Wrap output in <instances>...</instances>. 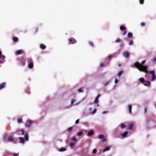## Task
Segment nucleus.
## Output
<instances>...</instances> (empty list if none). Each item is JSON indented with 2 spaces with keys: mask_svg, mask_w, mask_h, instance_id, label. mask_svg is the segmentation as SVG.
<instances>
[{
  "mask_svg": "<svg viewBox=\"0 0 156 156\" xmlns=\"http://www.w3.org/2000/svg\"><path fill=\"white\" fill-rule=\"evenodd\" d=\"M146 62L145 60L143 61L141 63L138 62H135L134 64V66L138 69L140 71H142L146 73H147L148 71L147 70L148 66H144V64Z\"/></svg>",
  "mask_w": 156,
  "mask_h": 156,
  "instance_id": "1",
  "label": "nucleus"
},
{
  "mask_svg": "<svg viewBox=\"0 0 156 156\" xmlns=\"http://www.w3.org/2000/svg\"><path fill=\"white\" fill-rule=\"evenodd\" d=\"M0 55L1 57L0 58V59H1V60H0V63H4L5 62V57L4 55H2L1 52Z\"/></svg>",
  "mask_w": 156,
  "mask_h": 156,
  "instance_id": "2",
  "label": "nucleus"
},
{
  "mask_svg": "<svg viewBox=\"0 0 156 156\" xmlns=\"http://www.w3.org/2000/svg\"><path fill=\"white\" fill-rule=\"evenodd\" d=\"M98 138L100 139H102V142H105L106 141V140L104 138V136L102 134L98 136Z\"/></svg>",
  "mask_w": 156,
  "mask_h": 156,
  "instance_id": "3",
  "label": "nucleus"
},
{
  "mask_svg": "<svg viewBox=\"0 0 156 156\" xmlns=\"http://www.w3.org/2000/svg\"><path fill=\"white\" fill-rule=\"evenodd\" d=\"M100 96L101 95L99 94L97 95L94 100V103L95 104H97L98 103L99 98L100 97Z\"/></svg>",
  "mask_w": 156,
  "mask_h": 156,
  "instance_id": "4",
  "label": "nucleus"
},
{
  "mask_svg": "<svg viewBox=\"0 0 156 156\" xmlns=\"http://www.w3.org/2000/svg\"><path fill=\"white\" fill-rule=\"evenodd\" d=\"M32 123V121L30 120L29 122V123H26L25 124V126L27 127H28L30 126L31 124Z\"/></svg>",
  "mask_w": 156,
  "mask_h": 156,
  "instance_id": "5",
  "label": "nucleus"
},
{
  "mask_svg": "<svg viewBox=\"0 0 156 156\" xmlns=\"http://www.w3.org/2000/svg\"><path fill=\"white\" fill-rule=\"evenodd\" d=\"M76 42L75 40H69L68 43L69 44H73L75 43Z\"/></svg>",
  "mask_w": 156,
  "mask_h": 156,
  "instance_id": "6",
  "label": "nucleus"
},
{
  "mask_svg": "<svg viewBox=\"0 0 156 156\" xmlns=\"http://www.w3.org/2000/svg\"><path fill=\"white\" fill-rule=\"evenodd\" d=\"M123 56L124 57L126 58L128 57L129 56V53L128 52L125 51L124 52L123 54Z\"/></svg>",
  "mask_w": 156,
  "mask_h": 156,
  "instance_id": "7",
  "label": "nucleus"
},
{
  "mask_svg": "<svg viewBox=\"0 0 156 156\" xmlns=\"http://www.w3.org/2000/svg\"><path fill=\"white\" fill-rule=\"evenodd\" d=\"M128 132L127 131H126L125 132L123 133L122 134V137H125L126 136H127V135L128 134Z\"/></svg>",
  "mask_w": 156,
  "mask_h": 156,
  "instance_id": "8",
  "label": "nucleus"
},
{
  "mask_svg": "<svg viewBox=\"0 0 156 156\" xmlns=\"http://www.w3.org/2000/svg\"><path fill=\"white\" fill-rule=\"evenodd\" d=\"M22 52V50H17L16 52V54L17 55H19L21 54Z\"/></svg>",
  "mask_w": 156,
  "mask_h": 156,
  "instance_id": "9",
  "label": "nucleus"
},
{
  "mask_svg": "<svg viewBox=\"0 0 156 156\" xmlns=\"http://www.w3.org/2000/svg\"><path fill=\"white\" fill-rule=\"evenodd\" d=\"M94 133V132L93 130H90V131H89L88 133V135L89 136H91V135H92Z\"/></svg>",
  "mask_w": 156,
  "mask_h": 156,
  "instance_id": "10",
  "label": "nucleus"
},
{
  "mask_svg": "<svg viewBox=\"0 0 156 156\" xmlns=\"http://www.w3.org/2000/svg\"><path fill=\"white\" fill-rule=\"evenodd\" d=\"M20 142L21 143H23L24 142V139L23 137H20L19 138Z\"/></svg>",
  "mask_w": 156,
  "mask_h": 156,
  "instance_id": "11",
  "label": "nucleus"
},
{
  "mask_svg": "<svg viewBox=\"0 0 156 156\" xmlns=\"http://www.w3.org/2000/svg\"><path fill=\"white\" fill-rule=\"evenodd\" d=\"M25 139L27 141H28L29 140V136L28 135V134L27 133L25 135Z\"/></svg>",
  "mask_w": 156,
  "mask_h": 156,
  "instance_id": "12",
  "label": "nucleus"
},
{
  "mask_svg": "<svg viewBox=\"0 0 156 156\" xmlns=\"http://www.w3.org/2000/svg\"><path fill=\"white\" fill-rule=\"evenodd\" d=\"M14 138L12 136H9L8 139H7V140L9 141H11L13 140Z\"/></svg>",
  "mask_w": 156,
  "mask_h": 156,
  "instance_id": "13",
  "label": "nucleus"
},
{
  "mask_svg": "<svg viewBox=\"0 0 156 156\" xmlns=\"http://www.w3.org/2000/svg\"><path fill=\"white\" fill-rule=\"evenodd\" d=\"M33 67V63L31 62L29 63L28 65V67L30 68H32Z\"/></svg>",
  "mask_w": 156,
  "mask_h": 156,
  "instance_id": "14",
  "label": "nucleus"
},
{
  "mask_svg": "<svg viewBox=\"0 0 156 156\" xmlns=\"http://www.w3.org/2000/svg\"><path fill=\"white\" fill-rule=\"evenodd\" d=\"M5 83H3L0 85V90L3 89L5 86Z\"/></svg>",
  "mask_w": 156,
  "mask_h": 156,
  "instance_id": "15",
  "label": "nucleus"
},
{
  "mask_svg": "<svg viewBox=\"0 0 156 156\" xmlns=\"http://www.w3.org/2000/svg\"><path fill=\"white\" fill-rule=\"evenodd\" d=\"M133 34L131 33H129L128 34V37L129 38H130L132 37Z\"/></svg>",
  "mask_w": 156,
  "mask_h": 156,
  "instance_id": "16",
  "label": "nucleus"
},
{
  "mask_svg": "<svg viewBox=\"0 0 156 156\" xmlns=\"http://www.w3.org/2000/svg\"><path fill=\"white\" fill-rule=\"evenodd\" d=\"M110 147H107L105 148L103 150V152H105L107 151H109L110 150Z\"/></svg>",
  "mask_w": 156,
  "mask_h": 156,
  "instance_id": "17",
  "label": "nucleus"
},
{
  "mask_svg": "<svg viewBox=\"0 0 156 156\" xmlns=\"http://www.w3.org/2000/svg\"><path fill=\"white\" fill-rule=\"evenodd\" d=\"M132 108V106L131 105H129L128 106V108L129 112L131 113L132 112L131 109Z\"/></svg>",
  "mask_w": 156,
  "mask_h": 156,
  "instance_id": "18",
  "label": "nucleus"
},
{
  "mask_svg": "<svg viewBox=\"0 0 156 156\" xmlns=\"http://www.w3.org/2000/svg\"><path fill=\"white\" fill-rule=\"evenodd\" d=\"M40 47L42 49H45L46 48V46L43 44H41L40 45Z\"/></svg>",
  "mask_w": 156,
  "mask_h": 156,
  "instance_id": "19",
  "label": "nucleus"
},
{
  "mask_svg": "<svg viewBox=\"0 0 156 156\" xmlns=\"http://www.w3.org/2000/svg\"><path fill=\"white\" fill-rule=\"evenodd\" d=\"M133 126V124L131 123L129 124L128 126V129L129 130L131 129L132 128Z\"/></svg>",
  "mask_w": 156,
  "mask_h": 156,
  "instance_id": "20",
  "label": "nucleus"
},
{
  "mask_svg": "<svg viewBox=\"0 0 156 156\" xmlns=\"http://www.w3.org/2000/svg\"><path fill=\"white\" fill-rule=\"evenodd\" d=\"M120 28L121 30H124L126 29V27L122 25L120 26Z\"/></svg>",
  "mask_w": 156,
  "mask_h": 156,
  "instance_id": "21",
  "label": "nucleus"
},
{
  "mask_svg": "<svg viewBox=\"0 0 156 156\" xmlns=\"http://www.w3.org/2000/svg\"><path fill=\"white\" fill-rule=\"evenodd\" d=\"M150 84V82L149 81H147L146 82V83H145L144 84V86H148Z\"/></svg>",
  "mask_w": 156,
  "mask_h": 156,
  "instance_id": "22",
  "label": "nucleus"
},
{
  "mask_svg": "<svg viewBox=\"0 0 156 156\" xmlns=\"http://www.w3.org/2000/svg\"><path fill=\"white\" fill-rule=\"evenodd\" d=\"M66 149L65 148H62L59 149V150H58L59 151H66Z\"/></svg>",
  "mask_w": 156,
  "mask_h": 156,
  "instance_id": "23",
  "label": "nucleus"
},
{
  "mask_svg": "<svg viewBox=\"0 0 156 156\" xmlns=\"http://www.w3.org/2000/svg\"><path fill=\"white\" fill-rule=\"evenodd\" d=\"M149 73L151 74L152 76L155 75V72L154 71H151L149 72Z\"/></svg>",
  "mask_w": 156,
  "mask_h": 156,
  "instance_id": "24",
  "label": "nucleus"
},
{
  "mask_svg": "<svg viewBox=\"0 0 156 156\" xmlns=\"http://www.w3.org/2000/svg\"><path fill=\"white\" fill-rule=\"evenodd\" d=\"M139 81L141 83H143L144 82V79L143 78H140L139 79Z\"/></svg>",
  "mask_w": 156,
  "mask_h": 156,
  "instance_id": "25",
  "label": "nucleus"
},
{
  "mask_svg": "<svg viewBox=\"0 0 156 156\" xmlns=\"http://www.w3.org/2000/svg\"><path fill=\"white\" fill-rule=\"evenodd\" d=\"M156 79V76L155 75L152 76V78L151 79V81H153L154 80Z\"/></svg>",
  "mask_w": 156,
  "mask_h": 156,
  "instance_id": "26",
  "label": "nucleus"
},
{
  "mask_svg": "<svg viewBox=\"0 0 156 156\" xmlns=\"http://www.w3.org/2000/svg\"><path fill=\"white\" fill-rule=\"evenodd\" d=\"M72 141H74L75 143V142L76 141H77V138L75 136H74L72 138Z\"/></svg>",
  "mask_w": 156,
  "mask_h": 156,
  "instance_id": "27",
  "label": "nucleus"
},
{
  "mask_svg": "<svg viewBox=\"0 0 156 156\" xmlns=\"http://www.w3.org/2000/svg\"><path fill=\"white\" fill-rule=\"evenodd\" d=\"M75 143V142L71 143L70 144V146L71 147L72 149L73 148V147L74 146Z\"/></svg>",
  "mask_w": 156,
  "mask_h": 156,
  "instance_id": "28",
  "label": "nucleus"
},
{
  "mask_svg": "<svg viewBox=\"0 0 156 156\" xmlns=\"http://www.w3.org/2000/svg\"><path fill=\"white\" fill-rule=\"evenodd\" d=\"M145 23L144 22H142L140 23V25L142 27H144L145 26Z\"/></svg>",
  "mask_w": 156,
  "mask_h": 156,
  "instance_id": "29",
  "label": "nucleus"
},
{
  "mask_svg": "<svg viewBox=\"0 0 156 156\" xmlns=\"http://www.w3.org/2000/svg\"><path fill=\"white\" fill-rule=\"evenodd\" d=\"M133 41L131 40L129 41V45H132L133 44Z\"/></svg>",
  "mask_w": 156,
  "mask_h": 156,
  "instance_id": "30",
  "label": "nucleus"
},
{
  "mask_svg": "<svg viewBox=\"0 0 156 156\" xmlns=\"http://www.w3.org/2000/svg\"><path fill=\"white\" fill-rule=\"evenodd\" d=\"M83 133V132L82 131L78 132L77 133V135L79 136H81Z\"/></svg>",
  "mask_w": 156,
  "mask_h": 156,
  "instance_id": "31",
  "label": "nucleus"
},
{
  "mask_svg": "<svg viewBox=\"0 0 156 156\" xmlns=\"http://www.w3.org/2000/svg\"><path fill=\"white\" fill-rule=\"evenodd\" d=\"M122 71L119 72L118 74V76L119 77L120 76H121V75L122 74Z\"/></svg>",
  "mask_w": 156,
  "mask_h": 156,
  "instance_id": "32",
  "label": "nucleus"
},
{
  "mask_svg": "<svg viewBox=\"0 0 156 156\" xmlns=\"http://www.w3.org/2000/svg\"><path fill=\"white\" fill-rule=\"evenodd\" d=\"M121 127L122 128H123L126 127V126L123 123L121 124Z\"/></svg>",
  "mask_w": 156,
  "mask_h": 156,
  "instance_id": "33",
  "label": "nucleus"
},
{
  "mask_svg": "<svg viewBox=\"0 0 156 156\" xmlns=\"http://www.w3.org/2000/svg\"><path fill=\"white\" fill-rule=\"evenodd\" d=\"M144 0H139V2L141 4H144Z\"/></svg>",
  "mask_w": 156,
  "mask_h": 156,
  "instance_id": "34",
  "label": "nucleus"
},
{
  "mask_svg": "<svg viewBox=\"0 0 156 156\" xmlns=\"http://www.w3.org/2000/svg\"><path fill=\"white\" fill-rule=\"evenodd\" d=\"M97 111V109H95L92 112L91 114H94Z\"/></svg>",
  "mask_w": 156,
  "mask_h": 156,
  "instance_id": "35",
  "label": "nucleus"
},
{
  "mask_svg": "<svg viewBox=\"0 0 156 156\" xmlns=\"http://www.w3.org/2000/svg\"><path fill=\"white\" fill-rule=\"evenodd\" d=\"M76 101V100H75V99H73V100H72V101H71V104L72 105H73V103H74V102H75V101Z\"/></svg>",
  "mask_w": 156,
  "mask_h": 156,
  "instance_id": "36",
  "label": "nucleus"
},
{
  "mask_svg": "<svg viewBox=\"0 0 156 156\" xmlns=\"http://www.w3.org/2000/svg\"><path fill=\"white\" fill-rule=\"evenodd\" d=\"M127 33V32L126 31H126H123L122 33V35H126Z\"/></svg>",
  "mask_w": 156,
  "mask_h": 156,
  "instance_id": "37",
  "label": "nucleus"
},
{
  "mask_svg": "<svg viewBox=\"0 0 156 156\" xmlns=\"http://www.w3.org/2000/svg\"><path fill=\"white\" fill-rule=\"evenodd\" d=\"M78 91L79 92H83V89L82 88H80L78 89Z\"/></svg>",
  "mask_w": 156,
  "mask_h": 156,
  "instance_id": "38",
  "label": "nucleus"
},
{
  "mask_svg": "<svg viewBox=\"0 0 156 156\" xmlns=\"http://www.w3.org/2000/svg\"><path fill=\"white\" fill-rule=\"evenodd\" d=\"M22 119H19L18 120V123H20L21 122V121H22Z\"/></svg>",
  "mask_w": 156,
  "mask_h": 156,
  "instance_id": "39",
  "label": "nucleus"
},
{
  "mask_svg": "<svg viewBox=\"0 0 156 156\" xmlns=\"http://www.w3.org/2000/svg\"><path fill=\"white\" fill-rule=\"evenodd\" d=\"M72 129H73L72 127H70V128H69L68 129V131L70 132V131H71L72 130Z\"/></svg>",
  "mask_w": 156,
  "mask_h": 156,
  "instance_id": "40",
  "label": "nucleus"
},
{
  "mask_svg": "<svg viewBox=\"0 0 156 156\" xmlns=\"http://www.w3.org/2000/svg\"><path fill=\"white\" fill-rule=\"evenodd\" d=\"M97 151V150L96 149H94L93 150V153L95 154L96 153Z\"/></svg>",
  "mask_w": 156,
  "mask_h": 156,
  "instance_id": "41",
  "label": "nucleus"
},
{
  "mask_svg": "<svg viewBox=\"0 0 156 156\" xmlns=\"http://www.w3.org/2000/svg\"><path fill=\"white\" fill-rule=\"evenodd\" d=\"M17 42H18V40H13V42L14 43Z\"/></svg>",
  "mask_w": 156,
  "mask_h": 156,
  "instance_id": "42",
  "label": "nucleus"
},
{
  "mask_svg": "<svg viewBox=\"0 0 156 156\" xmlns=\"http://www.w3.org/2000/svg\"><path fill=\"white\" fill-rule=\"evenodd\" d=\"M38 30V29L37 28H35L34 29V31L36 33L37 32Z\"/></svg>",
  "mask_w": 156,
  "mask_h": 156,
  "instance_id": "43",
  "label": "nucleus"
},
{
  "mask_svg": "<svg viewBox=\"0 0 156 156\" xmlns=\"http://www.w3.org/2000/svg\"><path fill=\"white\" fill-rule=\"evenodd\" d=\"M120 40H116L115 41V42L116 43H118L120 42Z\"/></svg>",
  "mask_w": 156,
  "mask_h": 156,
  "instance_id": "44",
  "label": "nucleus"
},
{
  "mask_svg": "<svg viewBox=\"0 0 156 156\" xmlns=\"http://www.w3.org/2000/svg\"><path fill=\"white\" fill-rule=\"evenodd\" d=\"M79 119H77L76 121V122H75V123H76V124H77L78 123H79Z\"/></svg>",
  "mask_w": 156,
  "mask_h": 156,
  "instance_id": "45",
  "label": "nucleus"
},
{
  "mask_svg": "<svg viewBox=\"0 0 156 156\" xmlns=\"http://www.w3.org/2000/svg\"><path fill=\"white\" fill-rule=\"evenodd\" d=\"M13 156H18V154L15 153L13 154Z\"/></svg>",
  "mask_w": 156,
  "mask_h": 156,
  "instance_id": "46",
  "label": "nucleus"
},
{
  "mask_svg": "<svg viewBox=\"0 0 156 156\" xmlns=\"http://www.w3.org/2000/svg\"><path fill=\"white\" fill-rule=\"evenodd\" d=\"M90 44L91 46H93V43L92 42H90Z\"/></svg>",
  "mask_w": 156,
  "mask_h": 156,
  "instance_id": "47",
  "label": "nucleus"
},
{
  "mask_svg": "<svg viewBox=\"0 0 156 156\" xmlns=\"http://www.w3.org/2000/svg\"><path fill=\"white\" fill-rule=\"evenodd\" d=\"M100 66H101V67H103L104 66V65L103 63H100Z\"/></svg>",
  "mask_w": 156,
  "mask_h": 156,
  "instance_id": "48",
  "label": "nucleus"
},
{
  "mask_svg": "<svg viewBox=\"0 0 156 156\" xmlns=\"http://www.w3.org/2000/svg\"><path fill=\"white\" fill-rule=\"evenodd\" d=\"M21 131V132H22V135L24 133V131L23 130V129H22Z\"/></svg>",
  "mask_w": 156,
  "mask_h": 156,
  "instance_id": "49",
  "label": "nucleus"
},
{
  "mask_svg": "<svg viewBox=\"0 0 156 156\" xmlns=\"http://www.w3.org/2000/svg\"><path fill=\"white\" fill-rule=\"evenodd\" d=\"M112 55H110L108 57V58L109 59H111V58H112Z\"/></svg>",
  "mask_w": 156,
  "mask_h": 156,
  "instance_id": "50",
  "label": "nucleus"
},
{
  "mask_svg": "<svg viewBox=\"0 0 156 156\" xmlns=\"http://www.w3.org/2000/svg\"><path fill=\"white\" fill-rule=\"evenodd\" d=\"M12 39H18V38H17V37H14L13 38H12Z\"/></svg>",
  "mask_w": 156,
  "mask_h": 156,
  "instance_id": "51",
  "label": "nucleus"
},
{
  "mask_svg": "<svg viewBox=\"0 0 156 156\" xmlns=\"http://www.w3.org/2000/svg\"><path fill=\"white\" fill-rule=\"evenodd\" d=\"M107 113L106 111H104L102 112V114H104Z\"/></svg>",
  "mask_w": 156,
  "mask_h": 156,
  "instance_id": "52",
  "label": "nucleus"
},
{
  "mask_svg": "<svg viewBox=\"0 0 156 156\" xmlns=\"http://www.w3.org/2000/svg\"><path fill=\"white\" fill-rule=\"evenodd\" d=\"M118 82V80L117 79H115V83H117Z\"/></svg>",
  "mask_w": 156,
  "mask_h": 156,
  "instance_id": "53",
  "label": "nucleus"
},
{
  "mask_svg": "<svg viewBox=\"0 0 156 156\" xmlns=\"http://www.w3.org/2000/svg\"><path fill=\"white\" fill-rule=\"evenodd\" d=\"M153 60L154 61H155L156 60V57H155L154 59H153Z\"/></svg>",
  "mask_w": 156,
  "mask_h": 156,
  "instance_id": "54",
  "label": "nucleus"
},
{
  "mask_svg": "<svg viewBox=\"0 0 156 156\" xmlns=\"http://www.w3.org/2000/svg\"><path fill=\"white\" fill-rule=\"evenodd\" d=\"M108 82H107V83H106V84H105V86H106V85L108 84Z\"/></svg>",
  "mask_w": 156,
  "mask_h": 156,
  "instance_id": "55",
  "label": "nucleus"
},
{
  "mask_svg": "<svg viewBox=\"0 0 156 156\" xmlns=\"http://www.w3.org/2000/svg\"><path fill=\"white\" fill-rule=\"evenodd\" d=\"M91 110V108H90L89 110L90 111Z\"/></svg>",
  "mask_w": 156,
  "mask_h": 156,
  "instance_id": "56",
  "label": "nucleus"
},
{
  "mask_svg": "<svg viewBox=\"0 0 156 156\" xmlns=\"http://www.w3.org/2000/svg\"><path fill=\"white\" fill-rule=\"evenodd\" d=\"M119 66H120V65H119Z\"/></svg>",
  "mask_w": 156,
  "mask_h": 156,
  "instance_id": "57",
  "label": "nucleus"
}]
</instances>
